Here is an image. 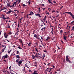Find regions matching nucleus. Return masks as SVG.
I'll use <instances>...</instances> for the list:
<instances>
[{
	"label": "nucleus",
	"mask_w": 74,
	"mask_h": 74,
	"mask_svg": "<svg viewBox=\"0 0 74 74\" xmlns=\"http://www.w3.org/2000/svg\"><path fill=\"white\" fill-rule=\"evenodd\" d=\"M44 51V52H47V51H46L45 50Z\"/></svg>",
	"instance_id": "nucleus-57"
},
{
	"label": "nucleus",
	"mask_w": 74,
	"mask_h": 74,
	"mask_svg": "<svg viewBox=\"0 0 74 74\" xmlns=\"http://www.w3.org/2000/svg\"><path fill=\"white\" fill-rule=\"evenodd\" d=\"M48 1L49 3H51V4H53V3L51 2V0H48Z\"/></svg>",
	"instance_id": "nucleus-15"
},
{
	"label": "nucleus",
	"mask_w": 74,
	"mask_h": 74,
	"mask_svg": "<svg viewBox=\"0 0 74 74\" xmlns=\"http://www.w3.org/2000/svg\"><path fill=\"white\" fill-rule=\"evenodd\" d=\"M10 74H12L13 73H12V72H11V71H10Z\"/></svg>",
	"instance_id": "nucleus-55"
},
{
	"label": "nucleus",
	"mask_w": 74,
	"mask_h": 74,
	"mask_svg": "<svg viewBox=\"0 0 74 74\" xmlns=\"http://www.w3.org/2000/svg\"><path fill=\"white\" fill-rule=\"evenodd\" d=\"M19 59H20L19 58H18L17 60H16V62H18L19 61V60H19Z\"/></svg>",
	"instance_id": "nucleus-17"
},
{
	"label": "nucleus",
	"mask_w": 74,
	"mask_h": 74,
	"mask_svg": "<svg viewBox=\"0 0 74 74\" xmlns=\"http://www.w3.org/2000/svg\"><path fill=\"white\" fill-rule=\"evenodd\" d=\"M7 28V27H8V28H10V26H8L7 27H6Z\"/></svg>",
	"instance_id": "nucleus-42"
},
{
	"label": "nucleus",
	"mask_w": 74,
	"mask_h": 74,
	"mask_svg": "<svg viewBox=\"0 0 74 74\" xmlns=\"http://www.w3.org/2000/svg\"><path fill=\"white\" fill-rule=\"evenodd\" d=\"M12 12V10H11L10 11H8L6 13L7 14H10V13H11Z\"/></svg>",
	"instance_id": "nucleus-8"
},
{
	"label": "nucleus",
	"mask_w": 74,
	"mask_h": 74,
	"mask_svg": "<svg viewBox=\"0 0 74 74\" xmlns=\"http://www.w3.org/2000/svg\"><path fill=\"white\" fill-rule=\"evenodd\" d=\"M66 32H65L64 33H64H66V34H65V35H67V34H66Z\"/></svg>",
	"instance_id": "nucleus-49"
},
{
	"label": "nucleus",
	"mask_w": 74,
	"mask_h": 74,
	"mask_svg": "<svg viewBox=\"0 0 74 74\" xmlns=\"http://www.w3.org/2000/svg\"><path fill=\"white\" fill-rule=\"evenodd\" d=\"M53 31H51V33H52V34H53Z\"/></svg>",
	"instance_id": "nucleus-43"
},
{
	"label": "nucleus",
	"mask_w": 74,
	"mask_h": 74,
	"mask_svg": "<svg viewBox=\"0 0 74 74\" xmlns=\"http://www.w3.org/2000/svg\"><path fill=\"white\" fill-rule=\"evenodd\" d=\"M31 42H29V43L28 44V46H30Z\"/></svg>",
	"instance_id": "nucleus-30"
},
{
	"label": "nucleus",
	"mask_w": 74,
	"mask_h": 74,
	"mask_svg": "<svg viewBox=\"0 0 74 74\" xmlns=\"http://www.w3.org/2000/svg\"><path fill=\"white\" fill-rule=\"evenodd\" d=\"M35 15L36 16H39V17H40V18L41 17V16H40V14L39 13L36 14Z\"/></svg>",
	"instance_id": "nucleus-5"
},
{
	"label": "nucleus",
	"mask_w": 74,
	"mask_h": 74,
	"mask_svg": "<svg viewBox=\"0 0 74 74\" xmlns=\"http://www.w3.org/2000/svg\"><path fill=\"white\" fill-rule=\"evenodd\" d=\"M19 51H17V53H16V55H18L19 53Z\"/></svg>",
	"instance_id": "nucleus-34"
},
{
	"label": "nucleus",
	"mask_w": 74,
	"mask_h": 74,
	"mask_svg": "<svg viewBox=\"0 0 74 74\" xmlns=\"http://www.w3.org/2000/svg\"><path fill=\"white\" fill-rule=\"evenodd\" d=\"M56 73H57V72H55V74H56Z\"/></svg>",
	"instance_id": "nucleus-62"
},
{
	"label": "nucleus",
	"mask_w": 74,
	"mask_h": 74,
	"mask_svg": "<svg viewBox=\"0 0 74 74\" xmlns=\"http://www.w3.org/2000/svg\"><path fill=\"white\" fill-rule=\"evenodd\" d=\"M1 32H2V31H0V35H1Z\"/></svg>",
	"instance_id": "nucleus-44"
},
{
	"label": "nucleus",
	"mask_w": 74,
	"mask_h": 74,
	"mask_svg": "<svg viewBox=\"0 0 74 74\" xmlns=\"http://www.w3.org/2000/svg\"><path fill=\"white\" fill-rule=\"evenodd\" d=\"M47 14L48 15H49V13H47Z\"/></svg>",
	"instance_id": "nucleus-59"
},
{
	"label": "nucleus",
	"mask_w": 74,
	"mask_h": 74,
	"mask_svg": "<svg viewBox=\"0 0 74 74\" xmlns=\"http://www.w3.org/2000/svg\"><path fill=\"white\" fill-rule=\"evenodd\" d=\"M3 19H4V20H5V19H7V18H4Z\"/></svg>",
	"instance_id": "nucleus-47"
},
{
	"label": "nucleus",
	"mask_w": 74,
	"mask_h": 74,
	"mask_svg": "<svg viewBox=\"0 0 74 74\" xmlns=\"http://www.w3.org/2000/svg\"><path fill=\"white\" fill-rule=\"evenodd\" d=\"M34 37L37 38V39H38V36H37V35L35 34L34 35Z\"/></svg>",
	"instance_id": "nucleus-11"
},
{
	"label": "nucleus",
	"mask_w": 74,
	"mask_h": 74,
	"mask_svg": "<svg viewBox=\"0 0 74 74\" xmlns=\"http://www.w3.org/2000/svg\"><path fill=\"white\" fill-rule=\"evenodd\" d=\"M37 73V71H34V73H33V74L34 73Z\"/></svg>",
	"instance_id": "nucleus-32"
},
{
	"label": "nucleus",
	"mask_w": 74,
	"mask_h": 74,
	"mask_svg": "<svg viewBox=\"0 0 74 74\" xmlns=\"http://www.w3.org/2000/svg\"><path fill=\"white\" fill-rule=\"evenodd\" d=\"M32 57L33 59H35V58H36V57L34 55H32Z\"/></svg>",
	"instance_id": "nucleus-16"
},
{
	"label": "nucleus",
	"mask_w": 74,
	"mask_h": 74,
	"mask_svg": "<svg viewBox=\"0 0 74 74\" xmlns=\"http://www.w3.org/2000/svg\"><path fill=\"white\" fill-rule=\"evenodd\" d=\"M68 12H65L63 14H66V13H67V14H68Z\"/></svg>",
	"instance_id": "nucleus-41"
},
{
	"label": "nucleus",
	"mask_w": 74,
	"mask_h": 74,
	"mask_svg": "<svg viewBox=\"0 0 74 74\" xmlns=\"http://www.w3.org/2000/svg\"><path fill=\"white\" fill-rule=\"evenodd\" d=\"M39 47H42V46L41 45H39Z\"/></svg>",
	"instance_id": "nucleus-58"
},
{
	"label": "nucleus",
	"mask_w": 74,
	"mask_h": 74,
	"mask_svg": "<svg viewBox=\"0 0 74 74\" xmlns=\"http://www.w3.org/2000/svg\"><path fill=\"white\" fill-rule=\"evenodd\" d=\"M45 27L41 29V30H43V29H44V30H45Z\"/></svg>",
	"instance_id": "nucleus-27"
},
{
	"label": "nucleus",
	"mask_w": 74,
	"mask_h": 74,
	"mask_svg": "<svg viewBox=\"0 0 74 74\" xmlns=\"http://www.w3.org/2000/svg\"><path fill=\"white\" fill-rule=\"evenodd\" d=\"M28 4L29 5H30V1H28Z\"/></svg>",
	"instance_id": "nucleus-40"
},
{
	"label": "nucleus",
	"mask_w": 74,
	"mask_h": 74,
	"mask_svg": "<svg viewBox=\"0 0 74 74\" xmlns=\"http://www.w3.org/2000/svg\"><path fill=\"white\" fill-rule=\"evenodd\" d=\"M63 6H62V7H61V8L60 9V10H62V8H63Z\"/></svg>",
	"instance_id": "nucleus-29"
},
{
	"label": "nucleus",
	"mask_w": 74,
	"mask_h": 74,
	"mask_svg": "<svg viewBox=\"0 0 74 74\" xmlns=\"http://www.w3.org/2000/svg\"><path fill=\"white\" fill-rule=\"evenodd\" d=\"M38 55H35V58H37V57H38Z\"/></svg>",
	"instance_id": "nucleus-39"
},
{
	"label": "nucleus",
	"mask_w": 74,
	"mask_h": 74,
	"mask_svg": "<svg viewBox=\"0 0 74 74\" xmlns=\"http://www.w3.org/2000/svg\"><path fill=\"white\" fill-rule=\"evenodd\" d=\"M7 3L8 6H10V5H11V3H7Z\"/></svg>",
	"instance_id": "nucleus-14"
},
{
	"label": "nucleus",
	"mask_w": 74,
	"mask_h": 74,
	"mask_svg": "<svg viewBox=\"0 0 74 74\" xmlns=\"http://www.w3.org/2000/svg\"><path fill=\"white\" fill-rule=\"evenodd\" d=\"M74 26H73L72 27V30H74Z\"/></svg>",
	"instance_id": "nucleus-38"
},
{
	"label": "nucleus",
	"mask_w": 74,
	"mask_h": 74,
	"mask_svg": "<svg viewBox=\"0 0 74 74\" xmlns=\"http://www.w3.org/2000/svg\"><path fill=\"white\" fill-rule=\"evenodd\" d=\"M8 34H12V33L11 32H10Z\"/></svg>",
	"instance_id": "nucleus-35"
},
{
	"label": "nucleus",
	"mask_w": 74,
	"mask_h": 74,
	"mask_svg": "<svg viewBox=\"0 0 74 74\" xmlns=\"http://www.w3.org/2000/svg\"><path fill=\"white\" fill-rule=\"evenodd\" d=\"M15 16H17V15H18V14H14Z\"/></svg>",
	"instance_id": "nucleus-33"
},
{
	"label": "nucleus",
	"mask_w": 74,
	"mask_h": 74,
	"mask_svg": "<svg viewBox=\"0 0 74 74\" xmlns=\"http://www.w3.org/2000/svg\"><path fill=\"white\" fill-rule=\"evenodd\" d=\"M49 38H50L48 36V37L47 38V39H46V40H48V39H49Z\"/></svg>",
	"instance_id": "nucleus-18"
},
{
	"label": "nucleus",
	"mask_w": 74,
	"mask_h": 74,
	"mask_svg": "<svg viewBox=\"0 0 74 74\" xmlns=\"http://www.w3.org/2000/svg\"><path fill=\"white\" fill-rule=\"evenodd\" d=\"M46 70H49V71H51L52 70H51V69L48 68Z\"/></svg>",
	"instance_id": "nucleus-13"
},
{
	"label": "nucleus",
	"mask_w": 74,
	"mask_h": 74,
	"mask_svg": "<svg viewBox=\"0 0 74 74\" xmlns=\"http://www.w3.org/2000/svg\"><path fill=\"white\" fill-rule=\"evenodd\" d=\"M63 38L64 40H65V41H67V39H66L67 38V37L65 36V35H64Z\"/></svg>",
	"instance_id": "nucleus-6"
},
{
	"label": "nucleus",
	"mask_w": 74,
	"mask_h": 74,
	"mask_svg": "<svg viewBox=\"0 0 74 74\" xmlns=\"http://www.w3.org/2000/svg\"><path fill=\"white\" fill-rule=\"evenodd\" d=\"M18 48L20 49H22V48L21 47H18Z\"/></svg>",
	"instance_id": "nucleus-23"
},
{
	"label": "nucleus",
	"mask_w": 74,
	"mask_h": 74,
	"mask_svg": "<svg viewBox=\"0 0 74 74\" xmlns=\"http://www.w3.org/2000/svg\"><path fill=\"white\" fill-rule=\"evenodd\" d=\"M3 41L4 43L5 44H6V43L5 42V41L4 40Z\"/></svg>",
	"instance_id": "nucleus-36"
},
{
	"label": "nucleus",
	"mask_w": 74,
	"mask_h": 74,
	"mask_svg": "<svg viewBox=\"0 0 74 74\" xmlns=\"http://www.w3.org/2000/svg\"><path fill=\"white\" fill-rule=\"evenodd\" d=\"M35 50H36V51H37V52H38V50L37 49V48H35Z\"/></svg>",
	"instance_id": "nucleus-25"
},
{
	"label": "nucleus",
	"mask_w": 74,
	"mask_h": 74,
	"mask_svg": "<svg viewBox=\"0 0 74 74\" xmlns=\"http://www.w3.org/2000/svg\"><path fill=\"white\" fill-rule=\"evenodd\" d=\"M3 57H4V59H5V58H8V55H7V54H6L5 55V56H3Z\"/></svg>",
	"instance_id": "nucleus-7"
},
{
	"label": "nucleus",
	"mask_w": 74,
	"mask_h": 74,
	"mask_svg": "<svg viewBox=\"0 0 74 74\" xmlns=\"http://www.w3.org/2000/svg\"><path fill=\"white\" fill-rule=\"evenodd\" d=\"M42 10H43V11H44V10H45V8H44L43 9L42 8Z\"/></svg>",
	"instance_id": "nucleus-52"
},
{
	"label": "nucleus",
	"mask_w": 74,
	"mask_h": 74,
	"mask_svg": "<svg viewBox=\"0 0 74 74\" xmlns=\"http://www.w3.org/2000/svg\"><path fill=\"white\" fill-rule=\"evenodd\" d=\"M30 13L32 15H34V13H33L32 12V11H31Z\"/></svg>",
	"instance_id": "nucleus-24"
},
{
	"label": "nucleus",
	"mask_w": 74,
	"mask_h": 74,
	"mask_svg": "<svg viewBox=\"0 0 74 74\" xmlns=\"http://www.w3.org/2000/svg\"><path fill=\"white\" fill-rule=\"evenodd\" d=\"M46 71H47L48 72H49V73H50V72H51V71H49V70H46Z\"/></svg>",
	"instance_id": "nucleus-31"
},
{
	"label": "nucleus",
	"mask_w": 74,
	"mask_h": 74,
	"mask_svg": "<svg viewBox=\"0 0 74 74\" xmlns=\"http://www.w3.org/2000/svg\"><path fill=\"white\" fill-rule=\"evenodd\" d=\"M52 12H55V10H53L52 11Z\"/></svg>",
	"instance_id": "nucleus-64"
},
{
	"label": "nucleus",
	"mask_w": 74,
	"mask_h": 74,
	"mask_svg": "<svg viewBox=\"0 0 74 74\" xmlns=\"http://www.w3.org/2000/svg\"><path fill=\"white\" fill-rule=\"evenodd\" d=\"M18 3H20L21 1V0H18Z\"/></svg>",
	"instance_id": "nucleus-26"
},
{
	"label": "nucleus",
	"mask_w": 74,
	"mask_h": 74,
	"mask_svg": "<svg viewBox=\"0 0 74 74\" xmlns=\"http://www.w3.org/2000/svg\"><path fill=\"white\" fill-rule=\"evenodd\" d=\"M8 21V20H7L6 21V23H7V22Z\"/></svg>",
	"instance_id": "nucleus-60"
},
{
	"label": "nucleus",
	"mask_w": 74,
	"mask_h": 74,
	"mask_svg": "<svg viewBox=\"0 0 74 74\" xmlns=\"http://www.w3.org/2000/svg\"><path fill=\"white\" fill-rule=\"evenodd\" d=\"M14 11H17V10H14Z\"/></svg>",
	"instance_id": "nucleus-63"
},
{
	"label": "nucleus",
	"mask_w": 74,
	"mask_h": 74,
	"mask_svg": "<svg viewBox=\"0 0 74 74\" xmlns=\"http://www.w3.org/2000/svg\"><path fill=\"white\" fill-rule=\"evenodd\" d=\"M2 47H4V48H6V46L5 45H2Z\"/></svg>",
	"instance_id": "nucleus-19"
},
{
	"label": "nucleus",
	"mask_w": 74,
	"mask_h": 74,
	"mask_svg": "<svg viewBox=\"0 0 74 74\" xmlns=\"http://www.w3.org/2000/svg\"><path fill=\"white\" fill-rule=\"evenodd\" d=\"M62 32H63V31L62 30H61L60 33L61 34H62Z\"/></svg>",
	"instance_id": "nucleus-37"
},
{
	"label": "nucleus",
	"mask_w": 74,
	"mask_h": 74,
	"mask_svg": "<svg viewBox=\"0 0 74 74\" xmlns=\"http://www.w3.org/2000/svg\"><path fill=\"white\" fill-rule=\"evenodd\" d=\"M57 71H60V69H59Z\"/></svg>",
	"instance_id": "nucleus-50"
},
{
	"label": "nucleus",
	"mask_w": 74,
	"mask_h": 74,
	"mask_svg": "<svg viewBox=\"0 0 74 74\" xmlns=\"http://www.w3.org/2000/svg\"><path fill=\"white\" fill-rule=\"evenodd\" d=\"M19 41L21 42V43L22 44V46H23V41H22V39H19Z\"/></svg>",
	"instance_id": "nucleus-9"
},
{
	"label": "nucleus",
	"mask_w": 74,
	"mask_h": 74,
	"mask_svg": "<svg viewBox=\"0 0 74 74\" xmlns=\"http://www.w3.org/2000/svg\"><path fill=\"white\" fill-rule=\"evenodd\" d=\"M16 59H18H18H19L20 58V56L19 55L16 56Z\"/></svg>",
	"instance_id": "nucleus-10"
},
{
	"label": "nucleus",
	"mask_w": 74,
	"mask_h": 74,
	"mask_svg": "<svg viewBox=\"0 0 74 74\" xmlns=\"http://www.w3.org/2000/svg\"><path fill=\"white\" fill-rule=\"evenodd\" d=\"M46 16H45V17L44 18V19L45 21V19H46Z\"/></svg>",
	"instance_id": "nucleus-28"
},
{
	"label": "nucleus",
	"mask_w": 74,
	"mask_h": 74,
	"mask_svg": "<svg viewBox=\"0 0 74 74\" xmlns=\"http://www.w3.org/2000/svg\"><path fill=\"white\" fill-rule=\"evenodd\" d=\"M5 48H3L2 49V52H1V53L4 52V50H5Z\"/></svg>",
	"instance_id": "nucleus-12"
},
{
	"label": "nucleus",
	"mask_w": 74,
	"mask_h": 74,
	"mask_svg": "<svg viewBox=\"0 0 74 74\" xmlns=\"http://www.w3.org/2000/svg\"><path fill=\"white\" fill-rule=\"evenodd\" d=\"M69 58V56H67L66 57V62H69V63H70L71 62V61L69 60V58Z\"/></svg>",
	"instance_id": "nucleus-1"
},
{
	"label": "nucleus",
	"mask_w": 74,
	"mask_h": 74,
	"mask_svg": "<svg viewBox=\"0 0 74 74\" xmlns=\"http://www.w3.org/2000/svg\"><path fill=\"white\" fill-rule=\"evenodd\" d=\"M33 74H38V73H34Z\"/></svg>",
	"instance_id": "nucleus-56"
},
{
	"label": "nucleus",
	"mask_w": 74,
	"mask_h": 74,
	"mask_svg": "<svg viewBox=\"0 0 74 74\" xmlns=\"http://www.w3.org/2000/svg\"><path fill=\"white\" fill-rule=\"evenodd\" d=\"M68 14H69L71 16H72V18H73L74 19V15L73 14H72L71 12H69L67 13Z\"/></svg>",
	"instance_id": "nucleus-2"
},
{
	"label": "nucleus",
	"mask_w": 74,
	"mask_h": 74,
	"mask_svg": "<svg viewBox=\"0 0 74 74\" xmlns=\"http://www.w3.org/2000/svg\"><path fill=\"white\" fill-rule=\"evenodd\" d=\"M22 47H23V48H25L26 47V46H22Z\"/></svg>",
	"instance_id": "nucleus-51"
},
{
	"label": "nucleus",
	"mask_w": 74,
	"mask_h": 74,
	"mask_svg": "<svg viewBox=\"0 0 74 74\" xmlns=\"http://www.w3.org/2000/svg\"><path fill=\"white\" fill-rule=\"evenodd\" d=\"M42 37H42H41V40H43V38Z\"/></svg>",
	"instance_id": "nucleus-48"
},
{
	"label": "nucleus",
	"mask_w": 74,
	"mask_h": 74,
	"mask_svg": "<svg viewBox=\"0 0 74 74\" xmlns=\"http://www.w3.org/2000/svg\"><path fill=\"white\" fill-rule=\"evenodd\" d=\"M5 15H2V16H3L2 18H3V19L5 18Z\"/></svg>",
	"instance_id": "nucleus-21"
},
{
	"label": "nucleus",
	"mask_w": 74,
	"mask_h": 74,
	"mask_svg": "<svg viewBox=\"0 0 74 74\" xmlns=\"http://www.w3.org/2000/svg\"><path fill=\"white\" fill-rule=\"evenodd\" d=\"M74 23V21H72L71 23H72V24H73V23Z\"/></svg>",
	"instance_id": "nucleus-54"
},
{
	"label": "nucleus",
	"mask_w": 74,
	"mask_h": 74,
	"mask_svg": "<svg viewBox=\"0 0 74 74\" xmlns=\"http://www.w3.org/2000/svg\"><path fill=\"white\" fill-rule=\"evenodd\" d=\"M22 61H23V60H21L20 61H19L18 63V65L19 66H20V67H21V66L20 64L22 63Z\"/></svg>",
	"instance_id": "nucleus-4"
},
{
	"label": "nucleus",
	"mask_w": 74,
	"mask_h": 74,
	"mask_svg": "<svg viewBox=\"0 0 74 74\" xmlns=\"http://www.w3.org/2000/svg\"><path fill=\"white\" fill-rule=\"evenodd\" d=\"M45 5L44 4H42V6H44Z\"/></svg>",
	"instance_id": "nucleus-45"
},
{
	"label": "nucleus",
	"mask_w": 74,
	"mask_h": 74,
	"mask_svg": "<svg viewBox=\"0 0 74 74\" xmlns=\"http://www.w3.org/2000/svg\"><path fill=\"white\" fill-rule=\"evenodd\" d=\"M12 51V50L11 49L10 50V51H8V53H10V52H11V51Z\"/></svg>",
	"instance_id": "nucleus-22"
},
{
	"label": "nucleus",
	"mask_w": 74,
	"mask_h": 74,
	"mask_svg": "<svg viewBox=\"0 0 74 74\" xmlns=\"http://www.w3.org/2000/svg\"><path fill=\"white\" fill-rule=\"evenodd\" d=\"M38 58L39 59H40V58H41V57L39 56H38Z\"/></svg>",
	"instance_id": "nucleus-46"
},
{
	"label": "nucleus",
	"mask_w": 74,
	"mask_h": 74,
	"mask_svg": "<svg viewBox=\"0 0 74 74\" xmlns=\"http://www.w3.org/2000/svg\"><path fill=\"white\" fill-rule=\"evenodd\" d=\"M16 2H17V1H16V2H14V3L12 5V8H13L14 7V5H15L14 6L15 7V6H16Z\"/></svg>",
	"instance_id": "nucleus-3"
},
{
	"label": "nucleus",
	"mask_w": 74,
	"mask_h": 74,
	"mask_svg": "<svg viewBox=\"0 0 74 74\" xmlns=\"http://www.w3.org/2000/svg\"><path fill=\"white\" fill-rule=\"evenodd\" d=\"M23 6L24 7H25V6H26V5H25L24 4H23Z\"/></svg>",
	"instance_id": "nucleus-53"
},
{
	"label": "nucleus",
	"mask_w": 74,
	"mask_h": 74,
	"mask_svg": "<svg viewBox=\"0 0 74 74\" xmlns=\"http://www.w3.org/2000/svg\"><path fill=\"white\" fill-rule=\"evenodd\" d=\"M53 3H54L55 4V3H56V2L54 1Z\"/></svg>",
	"instance_id": "nucleus-61"
},
{
	"label": "nucleus",
	"mask_w": 74,
	"mask_h": 74,
	"mask_svg": "<svg viewBox=\"0 0 74 74\" xmlns=\"http://www.w3.org/2000/svg\"><path fill=\"white\" fill-rule=\"evenodd\" d=\"M4 37L5 38H7V37H8V35H4Z\"/></svg>",
	"instance_id": "nucleus-20"
}]
</instances>
